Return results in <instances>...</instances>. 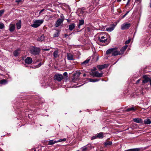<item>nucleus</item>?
Instances as JSON below:
<instances>
[{"instance_id": "f257e3e1", "label": "nucleus", "mask_w": 151, "mask_h": 151, "mask_svg": "<svg viewBox=\"0 0 151 151\" xmlns=\"http://www.w3.org/2000/svg\"><path fill=\"white\" fill-rule=\"evenodd\" d=\"M96 36H98V40L100 42H105L107 39L106 35L104 32L99 33Z\"/></svg>"}, {"instance_id": "f03ea898", "label": "nucleus", "mask_w": 151, "mask_h": 151, "mask_svg": "<svg viewBox=\"0 0 151 151\" xmlns=\"http://www.w3.org/2000/svg\"><path fill=\"white\" fill-rule=\"evenodd\" d=\"M30 50L32 54L37 55L39 53L40 49L38 47L33 46L30 48Z\"/></svg>"}, {"instance_id": "7ed1b4c3", "label": "nucleus", "mask_w": 151, "mask_h": 151, "mask_svg": "<svg viewBox=\"0 0 151 151\" xmlns=\"http://www.w3.org/2000/svg\"><path fill=\"white\" fill-rule=\"evenodd\" d=\"M43 20L42 19L35 20L34 21L33 23L31 26L34 28L37 27L43 23Z\"/></svg>"}, {"instance_id": "20e7f679", "label": "nucleus", "mask_w": 151, "mask_h": 151, "mask_svg": "<svg viewBox=\"0 0 151 151\" xmlns=\"http://www.w3.org/2000/svg\"><path fill=\"white\" fill-rule=\"evenodd\" d=\"M91 75L93 77H102L103 73H99L98 71H93L91 73Z\"/></svg>"}, {"instance_id": "39448f33", "label": "nucleus", "mask_w": 151, "mask_h": 151, "mask_svg": "<svg viewBox=\"0 0 151 151\" xmlns=\"http://www.w3.org/2000/svg\"><path fill=\"white\" fill-rule=\"evenodd\" d=\"M131 26V24L129 23H124L121 26V29H128Z\"/></svg>"}, {"instance_id": "423d86ee", "label": "nucleus", "mask_w": 151, "mask_h": 151, "mask_svg": "<svg viewBox=\"0 0 151 151\" xmlns=\"http://www.w3.org/2000/svg\"><path fill=\"white\" fill-rule=\"evenodd\" d=\"M63 78V75L61 74L55 75L54 76V79L59 81H61Z\"/></svg>"}, {"instance_id": "0eeeda50", "label": "nucleus", "mask_w": 151, "mask_h": 151, "mask_svg": "<svg viewBox=\"0 0 151 151\" xmlns=\"http://www.w3.org/2000/svg\"><path fill=\"white\" fill-rule=\"evenodd\" d=\"M63 19H59L56 22L55 24V27H57L60 26L63 22Z\"/></svg>"}, {"instance_id": "6e6552de", "label": "nucleus", "mask_w": 151, "mask_h": 151, "mask_svg": "<svg viewBox=\"0 0 151 151\" xmlns=\"http://www.w3.org/2000/svg\"><path fill=\"white\" fill-rule=\"evenodd\" d=\"M117 48H113L112 51V55L113 56H116L118 55H121L120 52L117 50Z\"/></svg>"}, {"instance_id": "1a4fd4ad", "label": "nucleus", "mask_w": 151, "mask_h": 151, "mask_svg": "<svg viewBox=\"0 0 151 151\" xmlns=\"http://www.w3.org/2000/svg\"><path fill=\"white\" fill-rule=\"evenodd\" d=\"M115 26L114 24H112L109 27L106 28V30L109 32H111L114 29Z\"/></svg>"}, {"instance_id": "9d476101", "label": "nucleus", "mask_w": 151, "mask_h": 151, "mask_svg": "<svg viewBox=\"0 0 151 151\" xmlns=\"http://www.w3.org/2000/svg\"><path fill=\"white\" fill-rule=\"evenodd\" d=\"M66 56L68 59L69 60H74L73 55L70 53H67Z\"/></svg>"}, {"instance_id": "9b49d317", "label": "nucleus", "mask_w": 151, "mask_h": 151, "mask_svg": "<svg viewBox=\"0 0 151 151\" xmlns=\"http://www.w3.org/2000/svg\"><path fill=\"white\" fill-rule=\"evenodd\" d=\"M32 62V58L29 57H27L25 60V63L28 64H31Z\"/></svg>"}, {"instance_id": "f8f14e48", "label": "nucleus", "mask_w": 151, "mask_h": 151, "mask_svg": "<svg viewBox=\"0 0 151 151\" xmlns=\"http://www.w3.org/2000/svg\"><path fill=\"white\" fill-rule=\"evenodd\" d=\"M133 120L134 122L137 123H143V121L141 118H134L133 119Z\"/></svg>"}, {"instance_id": "ddd939ff", "label": "nucleus", "mask_w": 151, "mask_h": 151, "mask_svg": "<svg viewBox=\"0 0 151 151\" xmlns=\"http://www.w3.org/2000/svg\"><path fill=\"white\" fill-rule=\"evenodd\" d=\"M144 79L142 81V83H145L149 81L150 80V78L148 77L147 76L145 75L143 76Z\"/></svg>"}, {"instance_id": "4468645a", "label": "nucleus", "mask_w": 151, "mask_h": 151, "mask_svg": "<svg viewBox=\"0 0 151 151\" xmlns=\"http://www.w3.org/2000/svg\"><path fill=\"white\" fill-rule=\"evenodd\" d=\"M107 67V65L106 64H104L102 65H99L98 66L97 68L100 70H101Z\"/></svg>"}, {"instance_id": "2eb2a0df", "label": "nucleus", "mask_w": 151, "mask_h": 151, "mask_svg": "<svg viewBox=\"0 0 151 151\" xmlns=\"http://www.w3.org/2000/svg\"><path fill=\"white\" fill-rule=\"evenodd\" d=\"M15 28V25L13 24H10L9 26V30L11 32H13Z\"/></svg>"}, {"instance_id": "dca6fc26", "label": "nucleus", "mask_w": 151, "mask_h": 151, "mask_svg": "<svg viewBox=\"0 0 151 151\" xmlns=\"http://www.w3.org/2000/svg\"><path fill=\"white\" fill-rule=\"evenodd\" d=\"M127 46L125 45L120 50V54L121 55L123 54L124 51L126 50L127 47Z\"/></svg>"}, {"instance_id": "f3484780", "label": "nucleus", "mask_w": 151, "mask_h": 151, "mask_svg": "<svg viewBox=\"0 0 151 151\" xmlns=\"http://www.w3.org/2000/svg\"><path fill=\"white\" fill-rule=\"evenodd\" d=\"M75 27V24L74 23H72L69 25V29L70 31L72 30Z\"/></svg>"}, {"instance_id": "a211bd4d", "label": "nucleus", "mask_w": 151, "mask_h": 151, "mask_svg": "<svg viewBox=\"0 0 151 151\" xmlns=\"http://www.w3.org/2000/svg\"><path fill=\"white\" fill-rule=\"evenodd\" d=\"M144 122L145 124H150L151 123V121L150 119H146L144 120Z\"/></svg>"}, {"instance_id": "6ab92c4d", "label": "nucleus", "mask_w": 151, "mask_h": 151, "mask_svg": "<svg viewBox=\"0 0 151 151\" xmlns=\"http://www.w3.org/2000/svg\"><path fill=\"white\" fill-rule=\"evenodd\" d=\"M59 52L58 50L55 51L53 53V55L54 58H57L59 56Z\"/></svg>"}, {"instance_id": "aec40b11", "label": "nucleus", "mask_w": 151, "mask_h": 151, "mask_svg": "<svg viewBox=\"0 0 151 151\" xmlns=\"http://www.w3.org/2000/svg\"><path fill=\"white\" fill-rule=\"evenodd\" d=\"M84 23V20L83 19L79 20V24L78 25V27L79 28H80V26L83 24Z\"/></svg>"}, {"instance_id": "412c9836", "label": "nucleus", "mask_w": 151, "mask_h": 151, "mask_svg": "<svg viewBox=\"0 0 151 151\" xmlns=\"http://www.w3.org/2000/svg\"><path fill=\"white\" fill-rule=\"evenodd\" d=\"M45 37L44 35H42L40 37H38L37 40L39 41L42 42L44 40Z\"/></svg>"}, {"instance_id": "4be33fe9", "label": "nucleus", "mask_w": 151, "mask_h": 151, "mask_svg": "<svg viewBox=\"0 0 151 151\" xmlns=\"http://www.w3.org/2000/svg\"><path fill=\"white\" fill-rule=\"evenodd\" d=\"M20 50L19 49L15 50L14 52V55L15 56H17L19 54Z\"/></svg>"}, {"instance_id": "5701e85b", "label": "nucleus", "mask_w": 151, "mask_h": 151, "mask_svg": "<svg viewBox=\"0 0 151 151\" xmlns=\"http://www.w3.org/2000/svg\"><path fill=\"white\" fill-rule=\"evenodd\" d=\"M113 50H114V49H113V48L108 49L106 51V54L107 55L109 54L110 53L112 54Z\"/></svg>"}, {"instance_id": "b1692460", "label": "nucleus", "mask_w": 151, "mask_h": 151, "mask_svg": "<svg viewBox=\"0 0 151 151\" xmlns=\"http://www.w3.org/2000/svg\"><path fill=\"white\" fill-rule=\"evenodd\" d=\"M57 143L56 141H54L53 140H50L49 141L48 145H52L55 143Z\"/></svg>"}, {"instance_id": "393cba45", "label": "nucleus", "mask_w": 151, "mask_h": 151, "mask_svg": "<svg viewBox=\"0 0 151 151\" xmlns=\"http://www.w3.org/2000/svg\"><path fill=\"white\" fill-rule=\"evenodd\" d=\"M98 138H102L103 137V133L100 132L97 135Z\"/></svg>"}, {"instance_id": "a878e982", "label": "nucleus", "mask_w": 151, "mask_h": 151, "mask_svg": "<svg viewBox=\"0 0 151 151\" xmlns=\"http://www.w3.org/2000/svg\"><path fill=\"white\" fill-rule=\"evenodd\" d=\"M89 61V59H87L86 60H85L81 64L83 65H86L87 63H88V62Z\"/></svg>"}, {"instance_id": "bb28decb", "label": "nucleus", "mask_w": 151, "mask_h": 151, "mask_svg": "<svg viewBox=\"0 0 151 151\" xmlns=\"http://www.w3.org/2000/svg\"><path fill=\"white\" fill-rule=\"evenodd\" d=\"M59 31L57 30L54 34L53 37H58L59 36Z\"/></svg>"}, {"instance_id": "cd10ccee", "label": "nucleus", "mask_w": 151, "mask_h": 151, "mask_svg": "<svg viewBox=\"0 0 151 151\" xmlns=\"http://www.w3.org/2000/svg\"><path fill=\"white\" fill-rule=\"evenodd\" d=\"M112 142L111 141H107L105 142V145L106 146L107 145H110L112 144Z\"/></svg>"}, {"instance_id": "c85d7f7f", "label": "nucleus", "mask_w": 151, "mask_h": 151, "mask_svg": "<svg viewBox=\"0 0 151 151\" xmlns=\"http://www.w3.org/2000/svg\"><path fill=\"white\" fill-rule=\"evenodd\" d=\"M17 28L18 29H19L21 27V22H19L16 24Z\"/></svg>"}, {"instance_id": "c756f323", "label": "nucleus", "mask_w": 151, "mask_h": 151, "mask_svg": "<svg viewBox=\"0 0 151 151\" xmlns=\"http://www.w3.org/2000/svg\"><path fill=\"white\" fill-rule=\"evenodd\" d=\"M88 80L89 81L91 82H96L99 81V80L98 79H91V78H88Z\"/></svg>"}, {"instance_id": "7c9ffc66", "label": "nucleus", "mask_w": 151, "mask_h": 151, "mask_svg": "<svg viewBox=\"0 0 151 151\" xmlns=\"http://www.w3.org/2000/svg\"><path fill=\"white\" fill-rule=\"evenodd\" d=\"M135 109L133 107H131V108H128L126 110V111H134L135 110Z\"/></svg>"}, {"instance_id": "2f4dec72", "label": "nucleus", "mask_w": 151, "mask_h": 151, "mask_svg": "<svg viewBox=\"0 0 151 151\" xmlns=\"http://www.w3.org/2000/svg\"><path fill=\"white\" fill-rule=\"evenodd\" d=\"M66 140V138H63V139H60L58 140V141H56L57 143L58 142H61L62 141H65Z\"/></svg>"}, {"instance_id": "473e14b6", "label": "nucleus", "mask_w": 151, "mask_h": 151, "mask_svg": "<svg viewBox=\"0 0 151 151\" xmlns=\"http://www.w3.org/2000/svg\"><path fill=\"white\" fill-rule=\"evenodd\" d=\"M4 25L3 23L0 22V29H2L4 27Z\"/></svg>"}, {"instance_id": "72a5a7b5", "label": "nucleus", "mask_w": 151, "mask_h": 151, "mask_svg": "<svg viewBox=\"0 0 151 151\" xmlns=\"http://www.w3.org/2000/svg\"><path fill=\"white\" fill-rule=\"evenodd\" d=\"M141 150L140 148H135L132 149L133 151H139Z\"/></svg>"}, {"instance_id": "f704fd0d", "label": "nucleus", "mask_w": 151, "mask_h": 151, "mask_svg": "<svg viewBox=\"0 0 151 151\" xmlns=\"http://www.w3.org/2000/svg\"><path fill=\"white\" fill-rule=\"evenodd\" d=\"M4 11L3 10H1L0 11V17L2 16V14L4 13Z\"/></svg>"}, {"instance_id": "c9c22d12", "label": "nucleus", "mask_w": 151, "mask_h": 151, "mask_svg": "<svg viewBox=\"0 0 151 151\" xmlns=\"http://www.w3.org/2000/svg\"><path fill=\"white\" fill-rule=\"evenodd\" d=\"M6 82V80H1L0 81V83H1V84H3V83H4L5 82Z\"/></svg>"}, {"instance_id": "e433bc0d", "label": "nucleus", "mask_w": 151, "mask_h": 151, "mask_svg": "<svg viewBox=\"0 0 151 151\" xmlns=\"http://www.w3.org/2000/svg\"><path fill=\"white\" fill-rule=\"evenodd\" d=\"M130 41V39H129L128 40L126 41L125 42V44H129Z\"/></svg>"}, {"instance_id": "4c0bfd02", "label": "nucleus", "mask_w": 151, "mask_h": 151, "mask_svg": "<svg viewBox=\"0 0 151 151\" xmlns=\"http://www.w3.org/2000/svg\"><path fill=\"white\" fill-rule=\"evenodd\" d=\"M87 149V148L85 147H84L82 148V150L83 151H85Z\"/></svg>"}, {"instance_id": "58836bf2", "label": "nucleus", "mask_w": 151, "mask_h": 151, "mask_svg": "<svg viewBox=\"0 0 151 151\" xmlns=\"http://www.w3.org/2000/svg\"><path fill=\"white\" fill-rule=\"evenodd\" d=\"M97 138V136H93L91 138V140L94 139H96Z\"/></svg>"}, {"instance_id": "ea45409f", "label": "nucleus", "mask_w": 151, "mask_h": 151, "mask_svg": "<svg viewBox=\"0 0 151 151\" xmlns=\"http://www.w3.org/2000/svg\"><path fill=\"white\" fill-rule=\"evenodd\" d=\"M143 88H141V90L140 91H141V93L142 94H144V93L143 91Z\"/></svg>"}, {"instance_id": "a19ab883", "label": "nucleus", "mask_w": 151, "mask_h": 151, "mask_svg": "<svg viewBox=\"0 0 151 151\" xmlns=\"http://www.w3.org/2000/svg\"><path fill=\"white\" fill-rule=\"evenodd\" d=\"M60 17L61 18V19H63V20H64V17L63 14H61Z\"/></svg>"}, {"instance_id": "79ce46f5", "label": "nucleus", "mask_w": 151, "mask_h": 151, "mask_svg": "<svg viewBox=\"0 0 151 151\" xmlns=\"http://www.w3.org/2000/svg\"><path fill=\"white\" fill-rule=\"evenodd\" d=\"M21 1V0H16L15 2L17 3H19Z\"/></svg>"}, {"instance_id": "37998d69", "label": "nucleus", "mask_w": 151, "mask_h": 151, "mask_svg": "<svg viewBox=\"0 0 151 151\" xmlns=\"http://www.w3.org/2000/svg\"><path fill=\"white\" fill-rule=\"evenodd\" d=\"M68 75V73L66 72H65L63 73V75L66 76H67Z\"/></svg>"}, {"instance_id": "c03bdc74", "label": "nucleus", "mask_w": 151, "mask_h": 151, "mask_svg": "<svg viewBox=\"0 0 151 151\" xmlns=\"http://www.w3.org/2000/svg\"><path fill=\"white\" fill-rule=\"evenodd\" d=\"M124 151H133L132 150V149H131L129 150H125Z\"/></svg>"}, {"instance_id": "a18cd8bd", "label": "nucleus", "mask_w": 151, "mask_h": 151, "mask_svg": "<svg viewBox=\"0 0 151 151\" xmlns=\"http://www.w3.org/2000/svg\"><path fill=\"white\" fill-rule=\"evenodd\" d=\"M44 9H42L40 11V12H39V14H40L41 13H42V12L43 11H44Z\"/></svg>"}, {"instance_id": "49530a36", "label": "nucleus", "mask_w": 151, "mask_h": 151, "mask_svg": "<svg viewBox=\"0 0 151 151\" xmlns=\"http://www.w3.org/2000/svg\"><path fill=\"white\" fill-rule=\"evenodd\" d=\"M66 20H67V22H68V23H70V22H71V20H69V19H66Z\"/></svg>"}, {"instance_id": "de8ad7c7", "label": "nucleus", "mask_w": 151, "mask_h": 151, "mask_svg": "<svg viewBox=\"0 0 151 151\" xmlns=\"http://www.w3.org/2000/svg\"><path fill=\"white\" fill-rule=\"evenodd\" d=\"M140 79H138V80H137V81H136V83H139V81H140Z\"/></svg>"}, {"instance_id": "09e8293b", "label": "nucleus", "mask_w": 151, "mask_h": 151, "mask_svg": "<svg viewBox=\"0 0 151 151\" xmlns=\"http://www.w3.org/2000/svg\"><path fill=\"white\" fill-rule=\"evenodd\" d=\"M130 0H128L127 2V4H126V6H127L128 4V3L129 2Z\"/></svg>"}, {"instance_id": "8fccbe9b", "label": "nucleus", "mask_w": 151, "mask_h": 151, "mask_svg": "<svg viewBox=\"0 0 151 151\" xmlns=\"http://www.w3.org/2000/svg\"><path fill=\"white\" fill-rule=\"evenodd\" d=\"M149 81H150V85L151 86V77L150 78V80Z\"/></svg>"}, {"instance_id": "3c124183", "label": "nucleus", "mask_w": 151, "mask_h": 151, "mask_svg": "<svg viewBox=\"0 0 151 151\" xmlns=\"http://www.w3.org/2000/svg\"><path fill=\"white\" fill-rule=\"evenodd\" d=\"M68 36V35L67 34H65V37L66 38L67 37V36Z\"/></svg>"}, {"instance_id": "603ef678", "label": "nucleus", "mask_w": 151, "mask_h": 151, "mask_svg": "<svg viewBox=\"0 0 151 151\" xmlns=\"http://www.w3.org/2000/svg\"><path fill=\"white\" fill-rule=\"evenodd\" d=\"M43 50H49V49H44Z\"/></svg>"}, {"instance_id": "864d4df0", "label": "nucleus", "mask_w": 151, "mask_h": 151, "mask_svg": "<svg viewBox=\"0 0 151 151\" xmlns=\"http://www.w3.org/2000/svg\"><path fill=\"white\" fill-rule=\"evenodd\" d=\"M41 63H40L38 65V67H40L41 65Z\"/></svg>"}, {"instance_id": "5fc2aeb1", "label": "nucleus", "mask_w": 151, "mask_h": 151, "mask_svg": "<svg viewBox=\"0 0 151 151\" xmlns=\"http://www.w3.org/2000/svg\"><path fill=\"white\" fill-rule=\"evenodd\" d=\"M129 11H128L125 14H126L127 15L128 14V13L129 12Z\"/></svg>"}, {"instance_id": "6e6d98bb", "label": "nucleus", "mask_w": 151, "mask_h": 151, "mask_svg": "<svg viewBox=\"0 0 151 151\" xmlns=\"http://www.w3.org/2000/svg\"><path fill=\"white\" fill-rule=\"evenodd\" d=\"M150 6L151 8V0H150Z\"/></svg>"}, {"instance_id": "4d7b16f0", "label": "nucleus", "mask_w": 151, "mask_h": 151, "mask_svg": "<svg viewBox=\"0 0 151 151\" xmlns=\"http://www.w3.org/2000/svg\"><path fill=\"white\" fill-rule=\"evenodd\" d=\"M121 1V0H116L118 2H120Z\"/></svg>"}, {"instance_id": "13d9d810", "label": "nucleus", "mask_w": 151, "mask_h": 151, "mask_svg": "<svg viewBox=\"0 0 151 151\" xmlns=\"http://www.w3.org/2000/svg\"><path fill=\"white\" fill-rule=\"evenodd\" d=\"M114 7L113 6L111 8V10H114Z\"/></svg>"}, {"instance_id": "bf43d9fd", "label": "nucleus", "mask_w": 151, "mask_h": 151, "mask_svg": "<svg viewBox=\"0 0 151 151\" xmlns=\"http://www.w3.org/2000/svg\"><path fill=\"white\" fill-rule=\"evenodd\" d=\"M125 17V15L124 14L123 16H122V18H124V17Z\"/></svg>"}, {"instance_id": "052dcab7", "label": "nucleus", "mask_w": 151, "mask_h": 151, "mask_svg": "<svg viewBox=\"0 0 151 151\" xmlns=\"http://www.w3.org/2000/svg\"><path fill=\"white\" fill-rule=\"evenodd\" d=\"M86 76V74H83V76L84 77H85V76Z\"/></svg>"}, {"instance_id": "680f3d73", "label": "nucleus", "mask_w": 151, "mask_h": 151, "mask_svg": "<svg viewBox=\"0 0 151 151\" xmlns=\"http://www.w3.org/2000/svg\"><path fill=\"white\" fill-rule=\"evenodd\" d=\"M82 10H85V8H82Z\"/></svg>"}, {"instance_id": "e2e57ef3", "label": "nucleus", "mask_w": 151, "mask_h": 151, "mask_svg": "<svg viewBox=\"0 0 151 151\" xmlns=\"http://www.w3.org/2000/svg\"><path fill=\"white\" fill-rule=\"evenodd\" d=\"M0 151H3L0 147Z\"/></svg>"}, {"instance_id": "0e129e2a", "label": "nucleus", "mask_w": 151, "mask_h": 151, "mask_svg": "<svg viewBox=\"0 0 151 151\" xmlns=\"http://www.w3.org/2000/svg\"><path fill=\"white\" fill-rule=\"evenodd\" d=\"M124 15H125V16L127 15L126 14H125Z\"/></svg>"}, {"instance_id": "69168bd1", "label": "nucleus", "mask_w": 151, "mask_h": 151, "mask_svg": "<svg viewBox=\"0 0 151 151\" xmlns=\"http://www.w3.org/2000/svg\"><path fill=\"white\" fill-rule=\"evenodd\" d=\"M34 151H36V150L35 149Z\"/></svg>"}]
</instances>
